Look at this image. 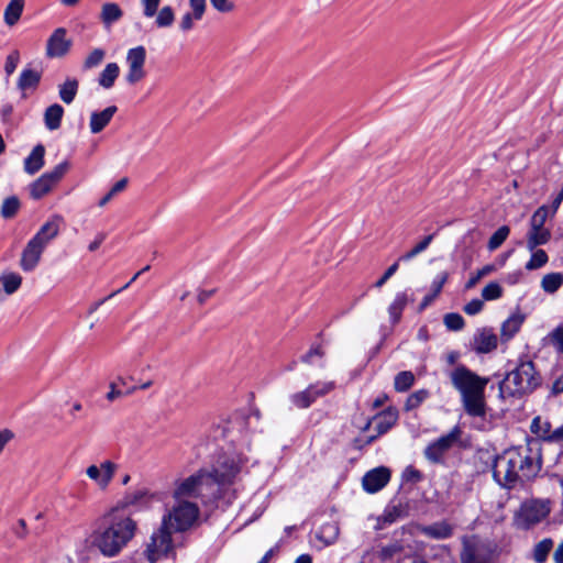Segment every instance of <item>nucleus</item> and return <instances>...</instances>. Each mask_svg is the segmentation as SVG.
<instances>
[{"label":"nucleus","mask_w":563,"mask_h":563,"mask_svg":"<svg viewBox=\"0 0 563 563\" xmlns=\"http://www.w3.org/2000/svg\"><path fill=\"white\" fill-rule=\"evenodd\" d=\"M211 5L221 13L231 12L234 9V4L230 0H210Z\"/></svg>","instance_id":"nucleus-58"},{"label":"nucleus","mask_w":563,"mask_h":563,"mask_svg":"<svg viewBox=\"0 0 563 563\" xmlns=\"http://www.w3.org/2000/svg\"><path fill=\"white\" fill-rule=\"evenodd\" d=\"M453 387L460 393L465 412L471 417H485V388L489 382L464 365L456 366L450 374Z\"/></svg>","instance_id":"nucleus-3"},{"label":"nucleus","mask_w":563,"mask_h":563,"mask_svg":"<svg viewBox=\"0 0 563 563\" xmlns=\"http://www.w3.org/2000/svg\"><path fill=\"white\" fill-rule=\"evenodd\" d=\"M523 321L525 317L520 313H514L505 320L500 328L503 341H509L512 339L519 332Z\"/></svg>","instance_id":"nucleus-25"},{"label":"nucleus","mask_w":563,"mask_h":563,"mask_svg":"<svg viewBox=\"0 0 563 563\" xmlns=\"http://www.w3.org/2000/svg\"><path fill=\"white\" fill-rule=\"evenodd\" d=\"M434 234H429L422 239L415 247H412L409 252L405 253L399 257V261L408 262L416 257L418 254L422 253L428 249L430 243L432 242Z\"/></svg>","instance_id":"nucleus-43"},{"label":"nucleus","mask_w":563,"mask_h":563,"mask_svg":"<svg viewBox=\"0 0 563 563\" xmlns=\"http://www.w3.org/2000/svg\"><path fill=\"white\" fill-rule=\"evenodd\" d=\"M128 64V71L125 74V81L129 85L140 82L146 75L145 60L146 49L143 45L132 47L128 51L125 57Z\"/></svg>","instance_id":"nucleus-12"},{"label":"nucleus","mask_w":563,"mask_h":563,"mask_svg":"<svg viewBox=\"0 0 563 563\" xmlns=\"http://www.w3.org/2000/svg\"><path fill=\"white\" fill-rule=\"evenodd\" d=\"M510 233V228L508 225H501L493 233L487 243L488 251L493 252L501 246V244L507 240Z\"/></svg>","instance_id":"nucleus-38"},{"label":"nucleus","mask_w":563,"mask_h":563,"mask_svg":"<svg viewBox=\"0 0 563 563\" xmlns=\"http://www.w3.org/2000/svg\"><path fill=\"white\" fill-rule=\"evenodd\" d=\"M118 465L111 461H104L97 465H90L86 470L87 476L93 481L101 489H106L111 483Z\"/></svg>","instance_id":"nucleus-16"},{"label":"nucleus","mask_w":563,"mask_h":563,"mask_svg":"<svg viewBox=\"0 0 563 563\" xmlns=\"http://www.w3.org/2000/svg\"><path fill=\"white\" fill-rule=\"evenodd\" d=\"M501 296H503V288L496 282H492V283L487 284L482 290V297L484 300H487V301L499 299Z\"/></svg>","instance_id":"nucleus-49"},{"label":"nucleus","mask_w":563,"mask_h":563,"mask_svg":"<svg viewBox=\"0 0 563 563\" xmlns=\"http://www.w3.org/2000/svg\"><path fill=\"white\" fill-rule=\"evenodd\" d=\"M497 344V335L488 328L478 329L472 341V347L478 354H486L494 351Z\"/></svg>","instance_id":"nucleus-19"},{"label":"nucleus","mask_w":563,"mask_h":563,"mask_svg":"<svg viewBox=\"0 0 563 563\" xmlns=\"http://www.w3.org/2000/svg\"><path fill=\"white\" fill-rule=\"evenodd\" d=\"M415 383V375L410 371L399 372L395 376L394 387L398 393L407 391Z\"/></svg>","instance_id":"nucleus-37"},{"label":"nucleus","mask_w":563,"mask_h":563,"mask_svg":"<svg viewBox=\"0 0 563 563\" xmlns=\"http://www.w3.org/2000/svg\"><path fill=\"white\" fill-rule=\"evenodd\" d=\"M398 419L396 409L388 408L375 417V429L377 434H384L391 429Z\"/></svg>","instance_id":"nucleus-26"},{"label":"nucleus","mask_w":563,"mask_h":563,"mask_svg":"<svg viewBox=\"0 0 563 563\" xmlns=\"http://www.w3.org/2000/svg\"><path fill=\"white\" fill-rule=\"evenodd\" d=\"M495 271L496 267L493 264H487L483 266L481 269L476 271L474 274L470 276L468 280L465 284V289L468 290L474 288L483 277L488 276Z\"/></svg>","instance_id":"nucleus-46"},{"label":"nucleus","mask_w":563,"mask_h":563,"mask_svg":"<svg viewBox=\"0 0 563 563\" xmlns=\"http://www.w3.org/2000/svg\"><path fill=\"white\" fill-rule=\"evenodd\" d=\"M390 479V471L385 466H379L368 471L362 479L365 492L374 494L383 489Z\"/></svg>","instance_id":"nucleus-17"},{"label":"nucleus","mask_w":563,"mask_h":563,"mask_svg":"<svg viewBox=\"0 0 563 563\" xmlns=\"http://www.w3.org/2000/svg\"><path fill=\"white\" fill-rule=\"evenodd\" d=\"M339 531V526L335 522H327L320 527L317 537L327 545H330L336 541Z\"/></svg>","instance_id":"nucleus-36"},{"label":"nucleus","mask_w":563,"mask_h":563,"mask_svg":"<svg viewBox=\"0 0 563 563\" xmlns=\"http://www.w3.org/2000/svg\"><path fill=\"white\" fill-rule=\"evenodd\" d=\"M107 238V234L104 232H99L96 234L93 241H91L88 245V250L89 252H95L97 251L100 245L103 243V241L106 240Z\"/></svg>","instance_id":"nucleus-62"},{"label":"nucleus","mask_w":563,"mask_h":563,"mask_svg":"<svg viewBox=\"0 0 563 563\" xmlns=\"http://www.w3.org/2000/svg\"><path fill=\"white\" fill-rule=\"evenodd\" d=\"M398 269V262L390 265L384 275L375 283L376 287H382Z\"/></svg>","instance_id":"nucleus-60"},{"label":"nucleus","mask_w":563,"mask_h":563,"mask_svg":"<svg viewBox=\"0 0 563 563\" xmlns=\"http://www.w3.org/2000/svg\"><path fill=\"white\" fill-rule=\"evenodd\" d=\"M462 431L455 426L449 433L431 442L424 450V456L433 462L440 463L444 454L460 440Z\"/></svg>","instance_id":"nucleus-13"},{"label":"nucleus","mask_w":563,"mask_h":563,"mask_svg":"<svg viewBox=\"0 0 563 563\" xmlns=\"http://www.w3.org/2000/svg\"><path fill=\"white\" fill-rule=\"evenodd\" d=\"M189 3L195 13L196 21L201 20L206 10V0H189Z\"/></svg>","instance_id":"nucleus-59"},{"label":"nucleus","mask_w":563,"mask_h":563,"mask_svg":"<svg viewBox=\"0 0 563 563\" xmlns=\"http://www.w3.org/2000/svg\"><path fill=\"white\" fill-rule=\"evenodd\" d=\"M531 431L540 437L541 439L548 441V435L551 434V423L549 421L542 420L540 417L533 418L531 422Z\"/></svg>","instance_id":"nucleus-44"},{"label":"nucleus","mask_w":563,"mask_h":563,"mask_svg":"<svg viewBox=\"0 0 563 563\" xmlns=\"http://www.w3.org/2000/svg\"><path fill=\"white\" fill-rule=\"evenodd\" d=\"M309 389L313 396V398L317 400L318 398L324 397L328 394H330L335 388L334 382H316L313 384H310Z\"/></svg>","instance_id":"nucleus-40"},{"label":"nucleus","mask_w":563,"mask_h":563,"mask_svg":"<svg viewBox=\"0 0 563 563\" xmlns=\"http://www.w3.org/2000/svg\"><path fill=\"white\" fill-rule=\"evenodd\" d=\"M324 356V351L322 350L321 345H313L310 347V350L301 356V362L307 364H317L316 358L322 360Z\"/></svg>","instance_id":"nucleus-51"},{"label":"nucleus","mask_w":563,"mask_h":563,"mask_svg":"<svg viewBox=\"0 0 563 563\" xmlns=\"http://www.w3.org/2000/svg\"><path fill=\"white\" fill-rule=\"evenodd\" d=\"M159 3L161 0H141L143 14L147 19L156 15L155 25L157 27H169L175 21L174 10L172 7L165 5L158 11Z\"/></svg>","instance_id":"nucleus-15"},{"label":"nucleus","mask_w":563,"mask_h":563,"mask_svg":"<svg viewBox=\"0 0 563 563\" xmlns=\"http://www.w3.org/2000/svg\"><path fill=\"white\" fill-rule=\"evenodd\" d=\"M135 390H136V387H135V386H133V387H129L125 391H123L122 389H119V388H118V385H117V383H115V382H112V383L110 384V390H109V393L107 394V396H106V397H107V399H108L109 401H113V400H115L117 398L122 397V396H124V395L132 394V393H133V391H135Z\"/></svg>","instance_id":"nucleus-54"},{"label":"nucleus","mask_w":563,"mask_h":563,"mask_svg":"<svg viewBox=\"0 0 563 563\" xmlns=\"http://www.w3.org/2000/svg\"><path fill=\"white\" fill-rule=\"evenodd\" d=\"M289 401L297 409H308L316 402V399L313 398L309 387H307L303 390L291 394L289 396Z\"/></svg>","instance_id":"nucleus-34"},{"label":"nucleus","mask_w":563,"mask_h":563,"mask_svg":"<svg viewBox=\"0 0 563 563\" xmlns=\"http://www.w3.org/2000/svg\"><path fill=\"white\" fill-rule=\"evenodd\" d=\"M550 511L551 507L548 499H526L514 515V526L520 530H529L542 522Z\"/></svg>","instance_id":"nucleus-8"},{"label":"nucleus","mask_w":563,"mask_h":563,"mask_svg":"<svg viewBox=\"0 0 563 563\" xmlns=\"http://www.w3.org/2000/svg\"><path fill=\"white\" fill-rule=\"evenodd\" d=\"M551 210L548 206L539 207L530 219V228L527 233V249L533 251L540 245L547 244L551 239L550 229L545 228V221Z\"/></svg>","instance_id":"nucleus-10"},{"label":"nucleus","mask_w":563,"mask_h":563,"mask_svg":"<svg viewBox=\"0 0 563 563\" xmlns=\"http://www.w3.org/2000/svg\"><path fill=\"white\" fill-rule=\"evenodd\" d=\"M42 79V71L33 68H24L18 79V88L21 91L32 90L34 91Z\"/></svg>","instance_id":"nucleus-23"},{"label":"nucleus","mask_w":563,"mask_h":563,"mask_svg":"<svg viewBox=\"0 0 563 563\" xmlns=\"http://www.w3.org/2000/svg\"><path fill=\"white\" fill-rule=\"evenodd\" d=\"M63 223V217L59 214L52 216L37 231V233L32 238L37 240V242H42L46 247L48 243L54 240L60 229V224Z\"/></svg>","instance_id":"nucleus-20"},{"label":"nucleus","mask_w":563,"mask_h":563,"mask_svg":"<svg viewBox=\"0 0 563 563\" xmlns=\"http://www.w3.org/2000/svg\"><path fill=\"white\" fill-rule=\"evenodd\" d=\"M106 57V51L103 48H93L88 56L85 58L82 68L88 70L98 67Z\"/></svg>","instance_id":"nucleus-42"},{"label":"nucleus","mask_w":563,"mask_h":563,"mask_svg":"<svg viewBox=\"0 0 563 563\" xmlns=\"http://www.w3.org/2000/svg\"><path fill=\"white\" fill-rule=\"evenodd\" d=\"M246 462L247 459L242 454H223L218 457L212 470L207 471V475L212 478L213 485L211 488L216 493L217 499L224 497L227 488L234 483Z\"/></svg>","instance_id":"nucleus-6"},{"label":"nucleus","mask_w":563,"mask_h":563,"mask_svg":"<svg viewBox=\"0 0 563 563\" xmlns=\"http://www.w3.org/2000/svg\"><path fill=\"white\" fill-rule=\"evenodd\" d=\"M19 63H20V54L18 51H13L7 56L5 63H4V71L8 77L11 76L15 71Z\"/></svg>","instance_id":"nucleus-53"},{"label":"nucleus","mask_w":563,"mask_h":563,"mask_svg":"<svg viewBox=\"0 0 563 563\" xmlns=\"http://www.w3.org/2000/svg\"><path fill=\"white\" fill-rule=\"evenodd\" d=\"M148 500V492L145 489H137L128 494L124 497V504L126 506H139Z\"/></svg>","instance_id":"nucleus-50"},{"label":"nucleus","mask_w":563,"mask_h":563,"mask_svg":"<svg viewBox=\"0 0 563 563\" xmlns=\"http://www.w3.org/2000/svg\"><path fill=\"white\" fill-rule=\"evenodd\" d=\"M195 13H186L179 23V27L181 31L187 32L194 27Z\"/></svg>","instance_id":"nucleus-61"},{"label":"nucleus","mask_w":563,"mask_h":563,"mask_svg":"<svg viewBox=\"0 0 563 563\" xmlns=\"http://www.w3.org/2000/svg\"><path fill=\"white\" fill-rule=\"evenodd\" d=\"M78 89L79 81L74 77H68L58 86V96L64 103L70 104L75 100Z\"/></svg>","instance_id":"nucleus-29"},{"label":"nucleus","mask_w":563,"mask_h":563,"mask_svg":"<svg viewBox=\"0 0 563 563\" xmlns=\"http://www.w3.org/2000/svg\"><path fill=\"white\" fill-rule=\"evenodd\" d=\"M24 8V0H11L4 9L3 20L8 26H13L20 20Z\"/></svg>","instance_id":"nucleus-32"},{"label":"nucleus","mask_w":563,"mask_h":563,"mask_svg":"<svg viewBox=\"0 0 563 563\" xmlns=\"http://www.w3.org/2000/svg\"><path fill=\"white\" fill-rule=\"evenodd\" d=\"M135 522L124 516H113L108 526L93 533L92 544L104 555H117L133 538Z\"/></svg>","instance_id":"nucleus-4"},{"label":"nucleus","mask_w":563,"mask_h":563,"mask_svg":"<svg viewBox=\"0 0 563 563\" xmlns=\"http://www.w3.org/2000/svg\"><path fill=\"white\" fill-rule=\"evenodd\" d=\"M71 46L73 41L67 36V30L57 27L47 38L45 55L48 58H62L69 53Z\"/></svg>","instance_id":"nucleus-14"},{"label":"nucleus","mask_w":563,"mask_h":563,"mask_svg":"<svg viewBox=\"0 0 563 563\" xmlns=\"http://www.w3.org/2000/svg\"><path fill=\"white\" fill-rule=\"evenodd\" d=\"M45 250L42 242L31 239L24 250L22 251L20 266L24 272H32L35 269L41 261V256Z\"/></svg>","instance_id":"nucleus-18"},{"label":"nucleus","mask_w":563,"mask_h":563,"mask_svg":"<svg viewBox=\"0 0 563 563\" xmlns=\"http://www.w3.org/2000/svg\"><path fill=\"white\" fill-rule=\"evenodd\" d=\"M448 278H449L448 272H442V273L438 274L431 283L432 294L439 296L440 292L442 291L444 284L448 282Z\"/></svg>","instance_id":"nucleus-55"},{"label":"nucleus","mask_w":563,"mask_h":563,"mask_svg":"<svg viewBox=\"0 0 563 563\" xmlns=\"http://www.w3.org/2000/svg\"><path fill=\"white\" fill-rule=\"evenodd\" d=\"M45 147L37 144L24 159V170L30 175L36 174L44 166Z\"/></svg>","instance_id":"nucleus-24"},{"label":"nucleus","mask_w":563,"mask_h":563,"mask_svg":"<svg viewBox=\"0 0 563 563\" xmlns=\"http://www.w3.org/2000/svg\"><path fill=\"white\" fill-rule=\"evenodd\" d=\"M420 532L434 540H444L453 534V527L446 521H440L421 527Z\"/></svg>","instance_id":"nucleus-22"},{"label":"nucleus","mask_w":563,"mask_h":563,"mask_svg":"<svg viewBox=\"0 0 563 563\" xmlns=\"http://www.w3.org/2000/svg\"><path fill=\"white\" fill-rule=\"evenodd\" d=\"M409 301L408 295L404 292H397L394 301L388 307V313L393 324L400 321L404 309Z\"/></svg>","instance_id":"nucleus-30"},{"label":"nucleus","mask_w":563,"mask_h":563,"mask_svg":"<svg viewBox=\"0 0 563 563\" xmlns=\"http://www.w3.org/2000/svg\"><path fill=\"white\" fill-rule=\"evenodd\" d=\"M541 385V376L536 371L534 363L521 360L499 384L501 397H517L532 393Z\"/></svg>","instance_id":"nucleus-5"},{"label":"nucleus","mask_w":563,"mask_h":563,"mask_svg":"<svg viewBox=\"0 0 563 563\" xmlns=\"http://www.w3.org/2000/svg\"><path fill=\"white\" fill-rule=\"evenodd\" d=\"M460 559L461 563H496L498 553L492 542L471 536L462 541Z\"/></svg>","instance_id":"nucleus-9"},{"label":"nucleus","mask_w":563,"mask_h":563,"mask_svg":"<svg viewBox=\"0 0 563 563\" xmlns=\"http://www.w3.org/2000/svg\"><path fill=\"white\" fill-rule=\"evenodd\" d=\"M443 323L448 330L460 331L464 328L465 321L460 313L450 312L444 316Z\"/></svg>","instance_id":"nucleus-48"},{"label":"nucleus","mask_w":563,"mask_h":563,"mask_svg":"<svg viewBox=\"0 0 563 563\" xmlns=\"http://www.w3.org/2000/svg\"><path fill=\"white\" fill-rule=\"evenodd\" d=\"M429 397V391L427 389H419L408 396L405 402V410L411 411L418 408L427 398Z\"/></svg>","instance_id":"nucleus-45"},{"label":"nucleus","mask_w":563,"mask_h":563,"mask_svg":"<svg viewBox=\"0 0 563 563\" xmlns=\"http://www.w3.org/2000/svg\"><path fill=\"white\" fill-rule=\"evenodd\" d=\"M563 285L562 273H550L542 277L541 287L547 294L556 292Z\"/></svg>","instance_id":"nucleus-35"},{"label":"nucleus","mask_w":563,"mask_h":563,"mask_svg":"<svg viewBox=\"0 0 563 563\" xmlns=\"http://www.w3.org/2000/svg\"><path fill=\"white\" fill-rule=\"evenodd\" d=\"M118 111L115 106H109L102 111H95L90 115L89 128L93 134L100 133L112 120Z\"/></svg>","instance_id":"nucleus-21"},{"label":"nucleus","mask_w":563,"mask_h":563,"mask_svg":"<svg viewBox=\"0 0 563 563\" xmlns=\"http://www.w3.org/2000/svg\"><path fill=\"white\" fill-rule=\"evenodd\" d=\"M402 478L406 482L418 483L422 479V473L413 466H407L402 473Z\"/></svg>","instance_id":"nucleus-56"},{"label":"nucleus","mask_w":563,"mask_h":563,"mask_svg":"<svg viewBox=\"0 0 563 563\" xmlns=\"http://www.w3.org/2000/svg\"><path fill=\"white\" fill-rule=\"evenodd\" d=\"M69 168V163L64 161L52 170L44 173L30 185V195L33 199H41L64 177Z\"/></svg>","instance_id":"nucleus-11"},{"label":"nucleus","mask_w":563,"mask_h":563,"mask_svg":"<svg viewBox=\"0 0 563 563\" xmlns=\"http://www.w3.org/2000/svg\"><path fill=\"white\" fill-rule=\"evenodd\" d=\"M397 551H399V547L397 544H391L382 548L379 556L383 560L391 558Z\"/></svg>","instance_id":"nucleus-63"},{"label":"nucleus","mask_w":563,"mask_h":563,"mask_svg":"<svg viewBox=\"0 0 563 563\" xmlns=\"http://www.w3.org/2000/svg\"><path fill=\"white\" fill-rule=\"evenodd\" d=\"M64 112V108L58 103L47 107L44 112V124L46 129L49 131L59 129Z\"/></svg>","instance_id":"nucleus-27"},{"label":"nucleus","mask_w":563,"mask_h":563,"mask_svg":"<svg viewBox=\"0 0 563 563\" xmlns=\"http://www.w3.org/2000/svg\"><path fill=\"white\" fill-rule=\"evenodd\" d=\"M541 468V443L532 439L523 445L508 449L495 456L493 477L500 487L512 489L518 484L534 479Z\"/></svg>","instance_id":"nucleus-1"},{"label":"nucleus","mask_w":563,"mask_h":563,"mask_svg":"<svg viewBox=\"0 0 563 563\" xmlns=\"http://www.w3.org/2000/svg\"><path fill=\"white\" fill-rule=\"evenodd\" d=\"M199 508L195 503L177 500V504L163 517L161 528L155 531L147 543L144 555L148 562L155 563L167 556L173 550V532L189 529L198 519Z\"/></svg>","instance_id":"nucleus-2"},{"label":"nucleus","mask_w":563,"mask_h":563,"mask_svg":"<svg viewBox=\"0 0 563 563\" xmlns=\"http://www.w3.org/2000/svg\"><path fill=\"white\" fill-rule=\"evenodd\" d=\"M554 542L551 538H544L539 541L532 550V560L536 563H544L548 560L550 552L552 551Z\"/></svg>","instance_id":"nucleus-33"},{"label":"nucleus","mask_w":563,"mask_h":563,"mask_svg":"<svg viewBox=\"0 0 563 563\" xmlns=\"http://www.w3.org/2000/svg\"><path fill=\"white\" fill-rule=\"evenodd\" d=\"M531 252H532L531 257L526 263V269L534 271V269L543 267L548 263L549 257H548V254L545 253V251L540 250V249L539 250L534 249Z\"/></svg>","instance_id":"nucleus-39"},{"label":"nucleus","mask_w":563,"mask_h":563,"mask_svg":"<svg viewBox=\"0 0 563 563\" xmlns=\"http://www.w3.org/2000/svg\"><path fill=\"white\" fill-rule=\"evenodd\" d=\"M123 16V11L115 2H107L102 5L100 12V20L106 27L111 26Z\"/></svg>","instance_id":"nucleus-28"},{"label":"nucleus","mask_w":563,"mask_h":563,"mask_svg":"<svg viewBox=\"0 0 563 563\" xmlns=\"http://www.w3.org/2000/svg\"><path fill=\"white\" fill-rule=\"evenodd\" d=\"M20 208V201L15 196L8 197L1 206V216L5 219L12 218Z\"/></svg>","instance_id":"nucleus-47"},{"label":"nucleus","mask_w":563,"mask_h":563,"mask_svg":"<svg viewBox=\"0 0 563 563\" xmlns=\"http://www.w3.org/2000/svg\"><path fill=\"white\" fill-rule=\"evenodd\" d=\"M212 485V478L207 475V470H200L178 483L174 490V498L176 500H181L183 498H200L205 504L213 503L218 499L211 488Z\"/></svg>","instance_id":"nucleus-7"},{"label":"nucleus","mask_w":563,"mask_h":563,"mask_svg":"<svg viewBox=\"0 0 563 563\" xmlns=\"http://www.w3.org/2000/svg\"><path fill=\"white\" fill-rule=\"evenodd\" d=\"M309 389L313 396V398L317 400L318 398L324 397L328 394H330L335 388L334 382H316L313 384H310Z\"/></svg>","instance_id":"nucleus-41"},{"label":"nucleus","mask_w":563,"mask_h":563,"mask_svg":"<svg viewBox=\"0 0 563 563\" xmlns=\"http://www.w3.org/2000/svg\"><path fill=\"white\" fill-rule=\"evenodd\" d=\"M563 441V426L551 430V434L548 435V442H561Z\"/></svg>","instance_id":"nucleus-64"},{"label":"nucleus","mask_w":563,"mask_h":563,"mask_svg":"<svg viewBox=\"0 0 563 563\" xmlns=\"http://www.w3.org/2000/svg\"><path fill=\"white\" fill-rule=\"evenodd\" d=\"M484 302L481 299H472L464 306V312L468 316H475L483 310Z\"/></svg>","instance_id":"nucleus-57"},{"label":"nucleus","mask_w":563,"mask_h":563,"mask_svg":"<svg viewBox=\"0 0 563 563\" xmlns=\"http://www.w3.org/2000/svg\"><path fill=\"white\" fill-rule=\"evenodd\" d=\"M550 343L559 353L563 354V323L559 324L550 334Z\"/></svg>","instance_id":"nucleus-52"},{"label":"nucleus","mask_w":563,"mask_h":563,"mask_svg":"<svg viewBox=\"0 0 563 563\" xmlns=\"http://www.w3.org/2000/svg\"><path fill=\"white\" fill-rule=\"evenodd\" d=\"M119 74L120 67L117 63L107 64L98 77L99 86H101L104 89L112 88L117 78L119 77Z\"/></svg>","instance_id":"nucleus-31"}]
</instances>
